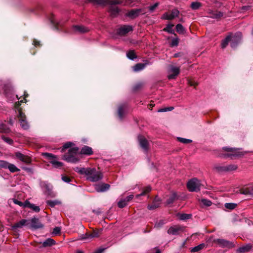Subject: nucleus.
Here are the masks:
<instances>
[{
    "label": "nucleus",
    "mask_w": 253,
    "mask_h": 253,
    "mask_svg": "<svg viewBox=\"0 0 253 253\" xmlns=\"http://www.w3.org/2000/svg\"><path fill=\"white\" fill-rule=\"evenodd\" d=\"M26 207L29 208L32 210H33L34 211L38 212L40 211V208L39 206H36L34 204L30 203V202L26 200L25 201Z\"/></svg>",
    "instance_id": "a878e982"
},
{
    "label": "nucleus",
    "mask_w": 253,
    "mask_h": 253,
    "mask_svg": "<svg viewBox=\"0 0 253 253\" xmlns=\"http://www.w3.org/2000/svg\"><path fill=\"white\" fill-rule=\"evenodd\" d=\"M80 153L83 155L89 156L93 154V151L91 147L85 145L82 148Z\"/></svg>",
    "instance_id": "4be33fe9"
},
{
    "label": "nucleus",
    "mask_w": 253,
    "mask_h": 253,
    "mask_svg": "<svg viewBox=\"0 0 253 253\" xmlns=\"http://www.w3.org/2000/svg\"><path fill=\"white\" fill-rule=\"evenodd\" d=\"M165 220H160L155 223L154 227L157 229L160 228L165 224Z\"/></svg>",
    "instance_id": "49530a36"
},
{
    "label": "nucleus",
    "mask_w": 253,
    "mask_h": 253,
    "mask_svg": "<svg viewBox=\"0 0 253 253\" xmlns=\"http://www.w3.org/2000/svg\"><path fill=\"white\" fill-rule=\"evenodd\" d=\"M201 6L202 4L201 2L195 1L191 3L190 7L193 10H197Z\"/></svg>",
    "instance_id": "4c0bfd02"
},
{
    "label": "nucleus",
    "mask_w": 253,
    "mask_h": 253,
    "mask_svg": "<svg viewBox=\"0 0 253 253\" xmlns=\"http://www.w3.org/2000/svg\"><path fill=\"white\" fill-rule=\"evenodd\" d=\"M177 139L179 142L184 144L190 143L192 142V140L191 139H186L181 137H178Z\"/></svg>",
    "instance_id": "3c124183"
},
{
    "label": "nucleus",
    "mask_w": 253,
    "mask_h": 253,
    "mask_svg": "<svg viewBox=\"0 0 253 253\" xmlns=\"http://www.w3.org/2000/svg\"><path fill=\"white\" fill-rule=\"evenodd\" d=\"M173 107H172L165 108L164 109H161L159 110L158 112H166V111H171L172 110H173Z\"/></svg>",
    "instance_id": "052dcab7"
},
{
    "label": "nucleus",
    "mask_w": 253,
    "mask_h": 253,
    "mask_svg": "<svg viewBox=\"0 0 253 253\" xmlns=\"http://www.w3.org/2000/svg\"><path fill=\"white\" fill-rule=\"evenodd\" d=\"M145 65V64L144 63H137L134 66H133V70L135 72L140 71L144 69Z\"/></svg>",
    "instance_id": "473e14b6"
},
{
    "label": "nucleus",
    "mask_w": 253,
    "mask_h": 253,
    "mask_svg": "<svg viewBox=\"0 0 253 253\" xmlns=\"http://www.w3.org/2000/svg\"><path fill=\"white\" fill-rule=\"evenodd\" d=\"M250 186L241 189L239 190V193L241 194L250 195Z\"/></svg>",
    "instance_id": "a19ab883"
},
{
    "label": "nucleus",
    "mask_w": 253,
    "mask_h": 253,
    "mask_svg": "<svg viewBox=\"0 0 253 253\" xmlns=\"http://www.w3.org/2000/svg\"><path fill=\"white\" fill-rule=\"evenodd\" d=\"M1 139L6 143L9 145H12L13 141L12 139L9 137H6L4 135L1 136Z\"/></svg>",
    "instance_id": "a18cd8bd"
},
{
    "label": "nucleus",
    "mask_w": 253,
    "mask_h": 253,
    "mask_svg": "<svg viewBox=\"0 0 253 253\" xmlns=\"http://www.w3.org/2000/svg\"><path fill=\"white\" fill-rule=\"evenodd\" d=\"M102 229L94 230L90 234L91 238H97L101 235Z\"/></svg>",
    "instance_id": "f704fd0d"
},
{
    "label": "nucleus",
    "mask_w": 253,
    "mask_h": 253,
    "mask_svg": "<svg viewBox=\"0 0 253 253\" xmlns=\"http://www.w3.org/2000/svg\"><path fill=\"white\" fill-rule=\"evenodd\" d=\"M9 163L5 161H0V167L4 169H7Z\"/></svg>",
    "instance_id": "8fccbe9b"
},
{
    "label": "nucleus",
    "mask_w": 253,
    "mask_h": 253,
    "mask_svg": "<svg viewBox=\"0 0 253 253\" xmlns=\"http://www.w3.org/2000/svg\"><path fill=\"white\" fill-rule=\"evenodd\" d=\"M250 195L253 196V185L250 186Z\"/></svg>",
    "instance_id": "774afa93"
},
{
    "label": "nucleus",
    "mask_w": 253,
    "mask_h": 253,
    "mask_svg": "<svg viewBox=\"0 0 253 253\" xmlns=\"http://www.w3.org/2000/svg\"><path fill=\"white\" fill-rule=\"evenodd\" d=\"M184 227L179 225L171 226L168 230V233L170 235H178L179 231H183Z\"/></svg>",
    "instance_id": "2eb2a0df"
},
{
    "label": "nucleus",
    "mask_w": 253,
    "mask_h": 253,
    "mask_svg": "<svg viewBox=\"0 0 253 253\" xmlns=\"http://www.w3.org/2000/svg\"><path fill=\"white\" fill-rule=\"evenodd\" d=\"M229 42H231V35H228L224 40L222 41L221 44V48H225L228 44Z\"/></svg>",
    "instance_id": "2f4dec72"
},
{
    "label": "nucleus",
    "mask_w": 253,
    "mask_h": 253,
    "mask_svg": "<svg viewBox=\"0 0 253 253\" xmlns=\"http://www.w3.org/2000/svg\"><path fill=\"white\" fill-rule=\"evenodd\" d=\"M236 206L237 204L234 203H226L225 204V207L229 210H233L236 207Z\"/></svg>",
    "instance_id": "de8ad7c7"
},
{
    "label": "nucleus",
    "mask_w": 253,
    "mask_h": 253,
    "mask_svg": "<svg viewBox=\"0 0 253 253\" xmlns=\"http://www.w3.org/2000/svg\"><path fill=\"white\" fill-rule=\"evenodd\" d=\"M133 31V28L130 25H124L117 30V34L120 36H125Z\"/></svg>",
    "instance_id": "ddd939ff"
},
{
    "label": "nucleus",
    "mask_w": 253,
    "mask_h": 253,
    "mask_svg": "<svg viewBox=\"0 0 253 253\" xmlns=\"http://www.w3.org/2000/svg\"><path fill=\"white\" fill-rule=\"evenodd\" d=\"M23 100H21L20 101H18L15 103V108L17 110L18 112H19V110H21V108H20V103L23 102Z\"/></svg>",
    "instance_id": "13d9d810"
},
{
    "label": "nucleus",
    "mask_w": 253,
    "mask_h": 253,
    "mask_svg": "<svg viewBox=\"0 0 253 253\" xmlns=\"http://www.w3.org/2000/svg\"><path fill=\"white\" fill-rule=\"evenodd\" d=\"M201 201L203 205L208 207L211 206L212 203L211 201L205 199H202Z\"/></svg>",
    "instance_id": "5fc2aeb1"
},
{
    "label": "nucleus",
    "mask_w": 253,
    "mask_h": 253,
    "mask_svg": "<svg viewBox=\"0 0 253 253\" xmlns=\"http://www.w3.org/2000/svg\"><path fill=\"white\" fill-rule=\"evenodd\" d=\"M78 151L79 148L77 147L69 149L68 153L63 155V159L69 163H78L80 161V159L77 157Z\"/></svg>",
    "instance_id": "f03ea898"
},
{
    "label": "nucleus",
    "mask_w": 253,
    "mask_h": 253,
    "mask_svg": "<svg viewBox=\"0 0 253 253\" xmlns=\"http://www.w3.org/2000/svg\"><path fill=\"white\" fill-rule=\"evenodd\" d=\"M126 108V106L125 104L121 105L118 107V114L119 118L121 120H122L124 117L125 111Z\"/></svg>",
    "instance_id": "393cba45"
},
{
    "label": "nucleus",
    "mask_w": 253,
    "mask_h": 253,
    "mask_svg": "<svg viewBox=\"0 0 253 253\" xmlns=\"http://www.w3.org/2000/svg\"><path fill=\"white\" fill-rule=\"evenodd\" d=\"M74 170L82 175H84L87 180L91 182H96L103 178L102 173L94 168L76 167Z\"/></svg>",
    "instance_id": "f257e3e1"
},
{
    "label": "nucleus",
    "mask_w": 253,
    "mask_h": 253,
    "mask_svg": "<svg viewBox=\"0 0 253 253\" xmlns=\"http://www.w3.org/2000/svg\"><path fill=\"white\" fill-rule=\"evenodd\" d=\"M252 246L250 244L242 246L236 250V253H246L249 252L252 249Z\"/></svg>",
    "instance_id": "412c9836"
},
{
    "label": "nucleus",
    "mask_w": 253,
    "mask_h": 253,
    "mask_svg": "<svg viewBox=\"0 0 253 253\" xmlns=\"http://www.w3.org/2000/svg\"><path fill=\"white\" fill-rule=\"evenodd\" d=\"M61 232V228L59 227H55L53 230L52 233L55 235L59 234Z\"/></svg>",
    "instance_id": "4d7b16f0"
},
{
    "label": "nucleus",
    "mask_w": 253,
    "mask_h": 253,
    "mask_svg": "<svg viewBox=\"0 0 253 253\" xmlns=\"http://www.w3.org/2000/svg\"><path fill=\"white\" fill-rule=\"evenodd\" d=\"M62 179L63 181H64V182H67V183H69L71 181V179H70V178L66 175H62Z\"/></svg>",
    "instance_id": "bf43d9fd"
},
{
    "label": "nucleus",
    "mask_w": 253,
    "mask_h": 253,
    "mask_svg": "<svg viewBox=\"0 0 253 253\" xmlns=\"http://www.w3.org/2000/svg\"><path fill=\"white\" fill-rule=\"evenodd\" d=\"M151 191V187L150 186H147L146 187H145L143 192L140 194H138L136 196V198H138L140 196H144L147 193L150 192V191Z\"/></svg>",
    "instance_id": "e433bc0d"
},
{
    "label": "nucleus",
    "mask_w": 253,
    "mask_h": 253,
    "mask_svg": "<svg viewBox=\"0 0 253 253\" xmlns=\"http://www.w3.org/2000/svg\"><path fill=\"white\" fill-rule=\"evenodd\" d=\"M210 15L209 16L210 17L214 19H219L223 16V13L222 12L217 11H212L210 13Z\"/></svg>",
    "instance_id": "cd10ccee"
},
{
    "label": "nucleus",
    "mask_w": 253,
    "mask_h": 253,
    "mask_svg": "<svg viewBox=\"0 0 253 253\" xmlns=\"http://www.w3.org/2000/svg\"><path fill=\"white\" fill-rule=\"evenodd\" d=\"M13 202L14 204L18 205L21 207H26V205H25V201L24 203H23V202L19 201L16 199H14Z\"/></svg>",
    "instance_id": "603ef678"
},
{
    "label": "nucleus",
    "mask_w": 253,
    "mask_h": 253,
    "mask_svg": "<svg viewBox=\"0 0 253 253\" xmlns=\"http://www.w3.org/2000/svg\"><path fill=\"white\" fill-rule=\"evenodd\" d=\"M82 238V239H89V238H91V236H90V234L86 233L85 234L83 235V237Z\"/></svg>",
    "instance_id": "0e129e2a"
},
{
    "label": "nucleus",
    "mask_w": 253,
    "mask_h": 253,
    "mask_svg": "<svg viewBox=\"0 0 253 253\" xmlns=\"http://www.w3.org/2000/svg\"><path fill=\"white\" fill-rule=\"evenodd\" d=\"M223 149L229 152V153L226 155V157H230L231 159H233L235 157H241L246 153L245 152L241 151L239 148L224 147L223 148Z\"/></svg>",
    "instance_id": "7ed1b4c3"
},
{
    "label": "nucleus",
    "mask_w": 253,
    "mask_h": 253,
    "mask_svg": "<svg viewBox=\"0 0 253 253\" xmlns=\"http://www.w3.org/2000/svg\"><path fill=\"white\" fill-rule=\"evenodd\" d=\"M56 242L52 239L48 238L42 243V246L43 247H51L53 245H55Z\"/></svg>",
    "instance_id": "bb28decb"
},
{
    "label": "nucleus",
    "mask_w": 253,
    "mask_h": 253,
    "mask_svg": "<svg viewBox=\"0 0 253 253\" xmlns=\"http://www.w3.org/2000/svg\"><path fill=\"white\" fill-rule=\"evenodd\" d=\"M134 197V196L133 195L131 194V195H129L128 196H127L126 198H125V199H126V203H127V202L130 201Z\"/></svg>",
    "instance_id": "e2e57ef3"
},
{
    "label": "nucleus",
    "mask_w": 253,
    "mask_h": 253,
    "mask_svg": "<svg viewBox=\"0 0 253 253\" xmlns=\"http://www.w3.org/2000/svg\"><path fill=\"white\" fill-rule=\"evenodd\" d=\"M179 11L176 9H173L170 12H166L162 16L163 19L172 20L178 17Z\"/></svg>",
    "instance_id": "f8f14e48"
},
{
    "label": "nucleus",
    "mask_w": 253,
    "mask_h": 253,
    "mask_svg": "<svg viewBox=\"0 0 253 253\" xmlns=\"http://www.w3.org/2000/svg\"><path fill=\"white\" fill-rule=\"evenodd\" d=\"M30 223V222L28 220L23 219L20 220L19 222H17L14 224L11 228L13 230H15L17 228H21L24 226L28 225Z\"/></svg>",
    "instance_id": "f3484780"
},
{
    "label": "nucleus",
    "mask_w": 253,
    "mask_h": 253,
    "mask_svg": "<svg viewBox=\"0 0 253 253\" xmlns=\"http://www.w3.org/2000/svg\"><path fill=\"white\" fill-rule=\"evenodd\" d=\"M178 199V197L175 193H173L171 195L169 196V198L167 199L166 203L167 205L172 204L174 201Z\"/></svg>",
    "instance_id": "c85d7f7f"
},
{
    "label": "nucleus",
    "mask_w": 253,
    "mask_h": 253,
    "mask_svg": "<svg viewBox=\"0 0 253 253\" xmlns=\"http://www.w3.org/2000/svg\"><path fill=\"white\" fill-rule=\"evenodd\" d=\"M238 169V166L235 164H231L226 166V172H229L236 170Z\"/></svg>",
    "instance_id": "72a5a7b5"
},
{
    "label": "nucleus",
    "mask_w": 253,
    "mask_h": 253,
    "mask_svg": "<svg viewBox=\"0 0 253 253\" xmlns=\"http://www.w3.org/2000/svg\"><path fill=\"white\" fill-rule=\"evenodd\" d=\"M15 156L16 158L19 159L20 161L29 164L32 162V159L30 157L25 155L19 152H16L15 153Z\"/></svg>",
    "instance_id": "4468645a"
},
{
    "label": "nucleus",
    "mask_w": 253,
    "mask_h": 253,
    "mask_svg": "<svg viewBox=\"0 0 253 253\" xmlns=\"http://www.w3.org/2000/svg\"><path fill=\"white\" fill-rule=\"evenodd\" d=\"M206 247L204 243L201 244L197 246L192 248L190 249V252L192 253L198 252Z\"/></svg>",
    "instance_id": "c756f323"
},
{
    "label": "nucleus",
    "mask_w": 253,
    "mask_h": 253,
    "mask_svg": "<svg viewBox=\"0 0 253 253\" xmlns=\"http://www.w3.org/2000/svg\"><path fill=\"white\" fill-rule=\"evenodd\" d=\"M46 204L51 207H54L56 205L61 204V202L58 200H47L46 201Z\"/></svg>",
    "instance_id": "ea45409f"
},
{
    "label": "nucleus",
    "mask_w": 253,
    "mask_h": 253,
    "mask_svg": "<svg viewBox=\"0 0 253 253\" xmlns=\"http://www.w3.org/2000/svg\"><path fill=\"white\" fill-rule=\"evenodd\" d=\"M10 131V128L2 121L0 120V132L2 133H8Z\"/></svg>",
    "instance_id": "5701e85b"
},
{
    "label": "nucleus",
    "mask_w": 253,
    "mask_h": 253,
    "mask_svg": "<svg viewBox=\"0 0 253 253\" xmlns=\"http://www.w3.org/2000/svg\"><path fill=\"white\" fill-rule=\"evenodd\" d=\"M161 203V200L158 196H156L151 205H149L147 207L149 210H154L159 208Z\"/></svg>",
    "instance_id": "dca6fc26"
},
{
    "label": "nucleus",
    "mask_w": 253,
    "mask_h": 253,
    "mask_svg": "<svg viewBox=\"0 0 253 253\" xmlns=\"http://www.w3.org/2000/svg\"><path fill=\"white\" fill-rule=\"evenodd\" d=\"M127 205L126 199H121L118 203V206L120 208H123Z\"/></svg>",
    "instance_id": "79ce46f5"
},
{
    "label": "nucleus",
    "mask_w": 253,
    "mask_h": 253,
    "mask_svg": "<svg viewBox=\"0 0 253 253\" xmlns=\"http://www.w3.org/2000/svg\"><path fill=\"white\" fill-rule=\"evenodd\" d=\"M107 3L110 4L109 11L112 15H116L120 12V10L116 6L117 4H122L123 3L122 0H109Z\"/></svg>",
    "instance_id": "39448f33"
},
{
    "label": "nucleus",
    "mask_w": 253,
    "mask_h": 253,
    "mask_svg": "<svg viewBox=\"0 0 253 253\" xmlns=\"http://www.w3.org/2000/svg\"><path fill=\"white\" fill-rule=\"evenodd\" d=\"M142 86V84L141 83L138 84L134 86L133 89L134 90H137L139 88H141Z\"/></svg>",
    "instance_id": "680f3d73"
},
{
    "label": "nucleus",
    "mask_w": 253,
    "mask_h": 253,
    "mask_svg": "<svg viewBox=\"0 0 253 253\" xmlns=\"http://www.w3.org/2000/svg\"><path fill=\"white\" fill-rule=\"evenodd\" d=\"M201 185L200 181L195 178L191 179L187 183V189L190 192H198L200 191Z\"/></svg>",
    "instance_id": "20e7f679"
},
{
    "label": "nucleus",
    "mask_w": 253,
    "mask_h": 253,
    "mask_svg": "<svg viewBox=\"0 0 253 253\" xmlns=\"http://www.w3.org/2000/svg\"><path fill=\"white\" fill-rule=\"evenodd\" d=\"M44 155L50 159V163L55 168H60L63 166L62 162L57 161V157L51 153H45Z\"/></svg>",
    "instance_id": "0eeeda50"
},
{
    "label": "nucleus",
    "mask_w": 253,
    "mask_h": 253,
    "mask_svg": "<svg viewBox=\"0 0 253 253\" xmlns=\"http://www.w3.org/2000/svg\"><path fill=\"white\" fill-rule=\"evenodd\" d=\"M126 56L127 58L131 60H133L137 57L134 51L133 50L128 51L126 53Z\"/></svg>",
    "instance_id": "c9c22d12"
},
{
    "label": "nucleus",
    "mask_w": 253,
    "mask_h": 253,
    "mask_svg": "<svg viewBox=\"0 0 253 253\" xmlns=\"http://www.w3.org/2000/svg\"><path fill=\"white\" fill-rule=\"evenodd\" d=\"M138 140L140 146L144 151H147L149 149V143L147 140L144 137L140 136L138 137Z\"/></svg>",
    "instance_id": "6ab92c4d"
},
{
    "label": "nucleus",
    "mask_w": 253,
    "mask_h": 253,
    "mask_svg": "<svg viewBox=\"0 0 253 253\" xmlns=\"http://www.w3.org/2000/svg\"><path fill=\"white\" fill-rule=\"evenodd\" d=\"M18 117L19 118L20 126L22 128L24 129H28L29 126L26 120V116L24 113H23L22 111L20 110H19V114L18 115Z\"/></svg>",
    "instance_id": "9b49d317"
},
{
    "label": "nucleus",
    "mask_w": 253,
    "mask_h": 253,
    "mask_svg": "<svg viewBox=\"0 0 253 253\" xmlns=\"http://www.w3.org/2000/svg\"><path fill=\"white\" fill-rule=\"evenodd\" d=\"M145 12L143 9H133L128 11L126 13V15L131 19H135L138 17L140 14H143Z\"/></svg>",
    "instance_id": "1a4fd4ad"
},
{
    "label": "nucleus",
    "mask_w": 253,
    "mask_h": 253,
    "mask_svg": "<svg viewBox=\"0 0 253 253\" xmlns=\"http://www.w3.org/2000/svg\"><path fill=\"white\" fill-rule=\"evenodd\" d=\"M73 29L75 32L80 33H84L87 32L89 31V29L82 25H76L73 26Z\"/></svg>",
    "instance_id": "b1692460"
},
{
    "label": "nucleus",
    "mask_w": 253,
    "mask_h": 253,
    "mask_svg": "<svg viewBox=\"0 0 253 253\" xmlns=\"http://www.w3.org/2000/svg\"><path fill=\"white\" fill-rule=\"evenodd\" d=\"M73 143L72 142H67L63 146L62 148V150H61V152H64L65 151V150L67 149H68V148H72V146L73 145Z\"/></svg>",
    "instance_id": "c03bdc74"
},
{
    "label": "nucleus",
    "mask_w": 253,
    "mask_h": 253,
    "mask_svg": "<svg viewBox=\"0 0 253 253\" xmlns=\"http://www.w3.org/2000/svg\"><path fill=\"white\" fill-rule=\"evenodd\" d=\"M192 216L191 214L182 213L179 216V218L182 220H185L190 218Z\"/></svg>",
    "instance_id": "37998d69"
},
{
    "label": "nucleus",
    "mask_w": 253,
    "mask_h": 253,
    "mask_svg": "<svg viewBox=\"0 0 253 253\" xmlns=\"http://www.w3.org/2000/svg\"><path fill=\"white\" fill-rule=\"evenodd\" d=\"M213 169L218 172H226V166L216 165L214 166Z\"/></svg>",
    "instance_id": "7c9ffc66"
},
{
    "label": "nucleus",
    "mask_w": 253,
    "mask_h": 253,
    "mask_svg": "<svg viewBox=\"0 0 253 253\" xmlns=\"http://www.w3.org/2000/svg\"><path fill=\"white\" fill-rule=\"evenodd\" d=\"M105 248H99L96 250L94 253H102L105 250Z\"/></svg>",
    "instance_id": "69168bd1"
},
{
    "label": "nucleus",
    "mask_w": 253,
    "mask_h": 253,
    "mask_svg": "<svg viewBox=\"0 0 253 253\" xmlns=\"http://www.w3.org/2000/svg\"><path fill=\"white\" fill-rule=\"evenodd\" d=\"M7 169L11 172H15L20 171V169L17 168L14 164L10 163H9Z\"/></svg>",
    "instance_id": "58836bf2"
},
{
    "label": "nucleus",
    "mask_w": 253,
    "mask_h": 253,
    "mask_svg": "<svg viewBox=\"0 0 253 253\" xmlns=\"http://www.w3.org/2000/svg\"><path fill=\"white\" fill-rule=\"evenodd\" d=\"M242 38L241 32H237L234 35H231V46L232 47H235L240 42Z\"/></svg>",
    "instance_id": "9d476101"
},
{
    "label": "nucleus",
    "mask_w": 253,
    "mask_h": 253,
    "mask_svg": "<svg viewBox=\"0 0 253 253\" xmlns=\"http://www.w3.org/2000/svg\"><path fill=\"white\" fill-rule=\"evenodd\" d=\"M179 40L177 38L173 39L171 42V46H177L178 44Z\"/></svg>",
    "instance_id": "6e6d98bb"
},
{
    "label": "nucleus",
    "mask_w": 253,
    "mask_h": 253,
    "mask_svg": "<svg viewBox=\"0 0 253 253\" xmlns=\"http://www.w3.org/2000/svg\"><path fill=\"white\" fill-rule=\"evenodd\" d=\"M158 4L157 3H155L154 5L151 6L150 7V10L151 11L154 10L158 6Z\"/></svg>",
    "instance_id": "338daca9"
},
{
    "label": "nucleus",
    "mask_w": 253,
    "mask_h": 253,
    "mask_svg": "<svg viewBox=\"0 0 253 253\" xmlns=\"http://www.w3.org/2000/svg\"><path fill=\"white\" fill-rule=\"evenodd\" d=\"M173 26V25H169L167 26L166 28L164 29V31H167L169 33H173V30L172 29V27Z\"/></svg>",
    "instance_id": "864d4df0"
},
{
    "label": "nucleus",
    "mask_w": 253,
    "mask_h": 253,
    "mask_svg": "<svg viewBox=\"0 0 253 253\" xmlns=\"http://www.w3.org/2000/svg\"><path fill=\"white\" fill-rule=\"evenodd\" d=\"M110 188V185L106 183L96 184L95 190L98 192H103L107 191Z\"/></svg>",
    "instance_id": "a211bd4d"
},
{
    "label": "nucleus",
    "mask_w": 253,
    "mask_h": 253,
    "mask_svg": "<svg viewBox=\"0 0 253 253\" xmlns=\"http://www.w3.org/2000/svg\"><path fill=\"white\" fill-rule=\"evenodd\" d=\"M180 72V68L172 65L169 67L168 78L169 80L174 79Z\"/></svg>",
    "instance_id": "6e6552de"
},
{
    "label": "nucleus",
    "mask_w": 253,
    "mask_h": 253,
    "mask_svg": "<svg viewBox=\"0 0 253 253\" xmlns=\"http://www.w3.org/2000/svg\"><path fill=\"white\" fill-rule=\"evenodd\" d=\"M184 28L183 26L180 24H178L176 26V30L177 32L181 34L183 33L184 32Z\"/></svg>",
    "instance_id": "09e8293b"
},
{
    "label": "nucleus",
    "mask_w": 253,
    "mask_h": 253,
    "mask_svg": "<svg viewBox=\"0 0 253 253\" xmlns=\"http://www.w3.org/2000/svg\"><path fill=\"white\" fill-rule=\"evenodd\" d=\"M31 226L34 229H39L43 227V225L41 223L39 219L34 217L31 219Z\"/></svg>",
    "instance_id": "aec40b11"
},
{
    "label": "nucleus",
    "mask_w": 253,
    "mask_h": 253,
    "mask_svg": "<svg viewBox=\"0 0 253 253\" xmlns=\"http://www.w3.org/2000/svg\"><path fill=\"white\" fill-rule=\"evenodd\" d=\"M213 242L217 244L219 247L223 248L231 249L235 246L233 242L223 239H214Z\"/></svg>",
    "instance_id": "423d86ee"
}]
</instances>
